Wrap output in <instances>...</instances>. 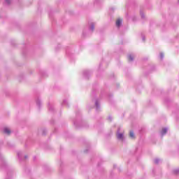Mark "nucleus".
Here are the masks:
<instances>
[{
  "instance_id": "nucleus-13",
  "label": "nucleus",
  "mask_w": 179,
  "mask_h": 179,
  "mask_svg": "<svg viewBox=\"0 0 179 179\" xmlns=\"http://www.w3.org/2000/svg\"><path fill=\"white\" fill-rule=\"evenodd\" d=\"M141 17H144V15H143V14L142 13H141Z\"/></svg>"
},
{
  "instance_id": "nucleus-3",
  "label": "nucleus",
  "mask_w": 179,
  "mask_h": 179,
  "mask_svg": "<svg viewBox=\"0 0 179 179\" xmlns=\"http://www.w3.org/2000/svg\"><path fill=\"white\" fill-rule=\"evenodd\" d=\"M117 139L122 141L124 139V134L122 133H117Z\"/></svg>"
},
{
  "instance_id": "nucleus-10",
  "label": "nucleus",
  "mask_w": 179,
  "mask_h": 179,
  "mask_svg": "<svg viewBox=\"0 0 179 179\" xmlns=\"http://www.w3.org/2000/svg\"><path fill=\"white\" fill-rule=\"evenodd\" d=\"M95 106H96V108H99V101H95Z\"/></svg>"
},
{
  "instance_id": "nucleus-11",
  "label": "nucleus",
  "mask_w": 179,
  "mask_h": 179,
  "mask_svg": "<svg viewBox=\"0 0 179 179\" xmlns=\"http://www.w3.org/2000/svg\"><path fill=\"white\" fill-rule=\"evenodd\" d=\"M160 58L161 59H163V58H164V55L163 53H160Z\"/></svg>"
},
{
  "instance_id": "nucleus-6",
  "label": "nucleus",
  "mask_w": 179,
  "mask_h": 179,
  "mask_svg": "<svg viewBox=\"0 0 179 179\" xmlns=\"http://www.w3.org/2000/svg\"><path fill=\"white\" fill-rule=\"evenodd\" d=\"M134 55H128L129 61H134Z\"/></svg>"
},
{
  "instance_id": "nucleus-1",
  "label": "nucleus",
  "mask_w": 179,
  "mask_h": 179,
  "mask_svg": "<svg viewBox=\"0 0 179 179\" xmlns=\"http://www.w3.org/2000/svg\"><path fill=\"white\" fill-rule=\"evenodd\" d=\"M3 132H4V134H6V135H9V134H10V132H12V131H10V129H9V128H8V127H5V128L3 129Z\"/></svg>"
},
{
  "instance_id": "nucleus-8",
  "label": "nucleus",
  "mask_w": 179,
  "mask_h": 179,
  "mask_svg": "<svg viewBox=\"0 0 179 179\" xmlns=\"http://www.w3.org/2000/svg\"><path fill=\"white\" fill-rule=\"evenodd\" d=\"M155 164H159V163H160V159H155Z\"/></svg>"
},
{
  "instance_id": "nucleus-9",
  "label": "nucleus",
  "mask_w": 179,
  "mask_h": 179,
  "mask_svg": "<svg viewBox=\"0 0 179 179\" xmlns=\"http://www.w3.org/2000/svg\"><path fill=\"white\" fill-rule=\"evenodd\" d=\"M36 104H37V106H40V104H41V100L37 99Z\"/></svg>"
},
{
  "instance_id": "nucleus-7",
  "label": "nucleus",
  "mask_w": 179,
  "mask_h": 179,
  "mask_svg": "<svg viewBox=\"0 0 179 179\" xmlns=\"http://www.w3.org/2000/svg\"><path fill=\"white\" fill-rule=\"evenodd\" d=\"M129 136L131 137L133 139L135 138V134H134V131H130Z\"/></svg>"
},
{
  "instance_id": "nucleus-12",
  "label": "nucleus",
  "mask_w": 179,
  "mask_h": 179,
  "mask_svg": "<svg viewBox=\"0 0 179 179\" xmlns=\"http://www.w3.org/2000/svg\"><path fill=\"white\" fill-rule=\"evenodd\" d=\"M6 2L7 3H9L10 2V0H6Z\"/></svg>"
},
{
  "instance_id": "nucleus-4",
  "label": "nucleus",
  "mask_w": 179,
  "mask_h": 179,
  "mask_svg": "<svg viewBox=\"0 0 179 179\" xmlns=\"http://www.w3.org/2000/svg\"><path fill=\"white\" fill-rule=\"evenodd\" d=\"M122 23V20H120V19H119V20H117L116 21V26H117V27H120V26H121Z\"/></svg>"
},
{
  "instance_id": "nucleus-2",
  "label": "nucleus",
  "mask_w": 179,
  "mask_h": 179,
  "mask_svg": "<svg viewBox=\"0 0 179 179\" xmlns=\"http://www.w3.org/2000/svg\"><path fill=\"white\" fill-rule=\"evenodd\" d=\"M167 131H168L167 128L162 129V130L161 131V136H164V135H166V134H167Z\"/></svg>"
},
{
  "instance_id": "nucleus-5",
  "label": "nucleus",
  "mask_w": 179,
  "mask_h": 179,
  "mask_svg": "<svg viewBox=\"0 0 179 179\" xmlns=\"http://www.w3.org/2000/svg\"><path fill=\"white\" fill-rule=\"evenodd\" d=\"M90 30H91V31H93V30H94V23L90 24Z\"/></svg>"
}]
</instances>
